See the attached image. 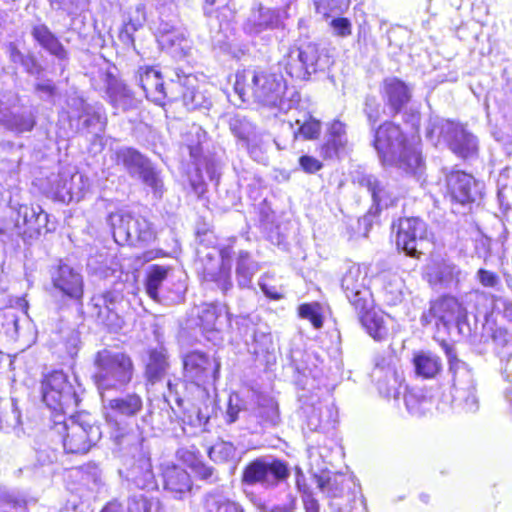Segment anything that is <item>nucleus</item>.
Instances as JSON below:
<instances>
[{"label":"nucleus","instance_id":"7","mask_svg":"<svg viewBox=\"0 0 512 512\" xmlns=\"http://www.w3.org/2000/svg\"><path fill=\"white\" fill-rule=\"evenodd\" d=\"M328 59L317 44L308 43L290 48L280 65L292 78L308 80L318 70L324 69Z\"/></svg>","mask_w":512,"mask_h":512},{"label":"nucleus","instance_id":"20","mask_svg":"<svg viewBox=\"0 0 512 512\" xmlns=\"http://www.w3.org/2000/svg\"><path fill=\"white\" fill-rule=\"evenodd\" d=\"M137 81L142 88L148 100L163 105L164 100H177L178 94L174 93V88L170 84L169 91L164 87V82L160 71L154 67H140L137 72Z\"/></svg>","mask_w":512,"mask_h":512},{"label":"nucleus","instance_id":"41","mask_svg":"<svg viewBox=\"0 0 512 512\" xmlns=\"http://www.w3.org/2000/svg\"><path fill=\"white\" fill-rule=\"evenodd\" d=\"M172 269L168 266L152 265L149 267L146 279V292L155 301L159 300V289L168 279Z\"/></svg>","mask_w":512,"mask_h":512},{"label":"nucleus","instance_id":"9","mask_svg":"<svg viewBox=\"0 0 512 512\" xmlns=\"http://www.w3.org/2000/svg\"><path fill=\"white\" fill-rule=\"evenodd\" d=\"M290 475L287 463L274 457H259L243 469L241 482L245 486L256 484L265 488L276 486Z\"/></svg>","mask_w":512,"mask_h":512},{"label":"nucleus","instance_id":"23","mask_svg":"<svg viewBox=\"0 0 512 512\" xmlns=\"http://www.w3.org/2000/svg\"><path fill=\"white\" fill-rule=\"evenodd\" d=\"M464 278L465 273L450 260L435 261L426 269V279L436 289L456 288Z\"/></svg>","mask_w":512,"mask_h":512},{"label":"nucleus","instance_id":"61","mask_svg":"<svg viewBox=\"0 0 512 512\" xmlns=\"http://www.w3.org/2000/svg\"><path fill=\"white\" fill-rule=\"evenodd\" d=\"M496 308L501 311L509 321H512V298L498 296L494 298Z\"/></svg>","mask_w":512,"mask_h":512},{"label":"nucleus","instance_id":"46","mask_svg":"<svg viewBox=\"0 0 512 512\" xmlns=\"http://www.w3.org/2000/svg\"><path fill=\"white\" fill-rule=\"evenodd\" d=\"M331 509L334 512H368L366 500L361 494L360 487L353 490L345 502L334 501L331 503Z\"/></svg>","mask_w":512,"mask_h":512},{"label":"nucleus","instance_id":"62","mask_svg":"<svg viewBox=\"0 0 512 512\" xmlns=\"http://www.w3.org/2000/svg\"><path fill=\"white\" fill-rule=\"evenodd\" d=\"M477 277L479 282L485 287H495L499 283L497 274L485 269H479Z\"/></svg>","mask_w":512,"mask_h":512},{"label":"nucleus","instance_id":"22","mask_svg":"<svg viewBox=\"0 0 512 512\" xmlns=\"http://www.w3.org/2000/svg\"><path fill=\"white\" fill-rule=\"evenodd\" d=\"M282 27L279 11L262 4L252 7L245 19L242 29L252 37Z\"/></svg>","mask_w":512,"mask_h":512},{"label":"nucleus","instance_id":"19","mask_svg":"<svg viewBox=\"0 0 512 512\" xmlns=\"http://www.w3.org/2000/svg\"><path fill=\"white\" fill-rule=\"evenodd\" d=\"M17 233L24 240L34 239L43 233L52 231L49 226L48 214L40 206L20 205L15 218Z\"/></svg>","mask_w":512,"mask_h":512},{"label":"nucleus","instance_id":"52","mask_svg":"<svg viewBox=\"0 0 512 512\" xmlns=\"http://www.w3.org/2000/svg\"><path fill=\"white\" fill-rule=\"evenodd\" d=\"M145 20V6L139 3L135 7L130 8L127 19L124 22L129 24L132 30H138L143 26Z\"/></svg>","mask_w":512,"mask_h":512},{"label":"nucleus","instance_id":"50","mask_svg":"<svg viewBox=\"0 0 512 512\" xmlns=\"http://www.w3.org/2000/svg\"><path fill=\"white\" fill-rule=\"evenodd\" d=\"M81 180L82 175L78 173L71 175L69 180L67 179V177L63 179V186L61 190H59L61 197L65 199V197L68 196L69 200H72L74 198L79 199L81 197V189H76L74 186L76 183L81 182Z\"/></svg>","mask_w":512,"mask_h":512},{"label":"nucleus","instance_id":"11","mask_svg":"<svg viewBox=\"0 0 512 512\" xmlns=\"http://www.w3.org/2000/svg\"><path fill=\"white\" fill-rule=\"evenodd\" d=\"M450 372L453 375L452 398L456 406L466 412L478 410L479 401L476 395L475 381L468 365L449 356Z\"/></svg>","mask_w":512,"mask_h":512},{"label":"nucleus","instance_id":"17","mask_svg":"<svg viewBox=\"0 0 512 512\" xmlns=\"http://www.w3.org/2000/svg\"><path fill=\"white\" fill-rule=\"evenodd\" d=\"M41 390L43 401L54 410L69 406L75 398L73 387L62 371H53L45 376Z\"/></svg>","mask_w":512,"mask_h":512},{"label":"nucleus","instance_id":"26","mask_svg":"<svg viewBox=\"0 0 512 512\" xmlns=\"http://www.w3.org/2000/svg\"><path fill=\"white\" fill-rule=\"evenodd\" d=\"M126 478L139 489L153 490L157 488L151 459L146 452L140 451L138 457L134 458L126 470Z\"/></svg>","mask_w":512,"mask_h":512},{"label":"nucleus","instance_id":"59","mask_svg":"<svg viewBox=\"0 0 512 512\" xmlns=\"http://www.w3.org/2000/svg\"><path fill=\"white\" fill-rule=\"evenodd\" d=\"M299 164L307 173H315L322 168V163L318 159L308 155L301 156Z\"/></svg>","mask_w":512,"mask_h":512},{"label":"nucleus","instance_id":"30","mask_svg":"<svg viewBox=\"0 0 512 512\" xmlns=\"http://www.w3.org/2000/svg\"><path fill=\"white\" fill-rule=\"evenodd\" d=\"M348 150L345 125L335 120L329 127L326 140L320 148V155L326 159L339 158Z\"/></svg>","mask_w":512,"mask_h":512},{"label":"nucleus","instance_id":"29","mask_svg":"<svg viewBox=\"0 0 512 512\" xmlns=\"http://www.w3.org/2000/svg\"><path fill=\"white\" fill-rule=\"evenodd\" d=\"M382 97L393 114L399 113L411 99V88L396 77L384 79Z\"/></svg>","mask_w":512,"mask_h":512},{"label":"nucleus","instance_id":"54","mask_svg":"<svg viewBox=\"0 0 512 512\" xmlns=\"http://www.w3.org/2000/svg\"><path fill=\"white\" fill-rule=\"evenodd\" d=\"M330 26L335 35L339 37H347L352 33V24L348 18L337 17L332 19Z\"/></svg>","mask_w":512,"mask_h":512},{"label":"nucleus","instance_id":"63","mask_svg":"<svg viewBox=\"0 0 512 512\" xmlns=\"http://www.w3.org/2000/svg\"><path fill=\"white\" fill-rule=\"evenodd\" d=\"M108 329L116 331L122 327L123 320L120 318L116 310L111 312L108 316L99 320Z\"/></svg>","mask_w":512,"mask_h":512},{"label":"nucleus","instance_id":"4","mask_svg":"<svg viewBox=\"0 0 512 512\" xmlns=\"http://www.w3.org/2000/svg\"><path fill=\"white\" fill-rule=\"evenodd\" d=\"M58 432L63 434V447L67 453L84 454L95 445L102 436L100 427L91 422L88 415L71 417L60 426Z\"/></svg>","mask_w":512,"mask_h":512},{"label":"nucleus","instance_id":"1","mask_svg":"<svg viewBox=\"0 0 512 512\" xmlns=\"http://www.w3.org/2000/svg\"><path fill=\"white\" fill-rule=\"evenodd\" d=\"M373 145L383 165L395 167L418 178L424 173L421 151L406 142L398 125L392 122L380 125L375 131Z\"/></svg>","mask_w":512,"mask_h":512},{"label":"nucleus","instance_id":"58","mask_svg":"<svg viewBox=\"0 0 512 512\" xmlns=\"http://www.w3.org/2000/svg\"><path fill=\"white\" fill-rule=\"evenodd\" d=\"M190 133H193L196 135L197 137V143H190L187 145L188 149H189V152H190V156L194 159H197L200 155V143L202 142V140L205 138L206 136V133L205 131L200 127V126H197V125H193L191 127V131Z\"/></svg>","mask_w":512,"mask_h":512},{"label":"nucleus","instance_id":"5","mask_svg":"<svg viewBox=\"0 0 512 512\" xmlns=\"http://www.w3.org/2000/svg\"><path fill=\"white\" fill-rule=\"evenodd\" d=\"M108 222L113 230L115 242L120 245L149 243L156 237L152 224L141 215L119 211L111 213Z\"/></svg>","mask_w":512,"mask_h":512},{"label":"nucleus","instance_id":"34","mask_svg":"<svg viewBox=\"0 0 512 512\" xmlns=\"http://www.w3.org/2000/svg\"><path fill=\"white\" fill-rule=\"evenodd\" d=\"M169 367L167 352L163 347L151 349L146 364L145 375L151 384L160 381Z\"/></svg>","mask_w":512,"mask_h":512},{"label":"nucleus","instance_id":"31","mask_svg":"<svg viewBox=\"0 0 512 512\" xmlns=\"http://www.w3.org/2000/svg\"><path fill=\"white\" fill-rule=\"evenodd\" d=\"M53 284L70 298L80 299L83 296L82 275L66 264L59 266L57 273L53 276Z\"/></svg>","mask_w":512,"mask_h":512},{"label":"nucleus","instance_id":"45","mask_svg":"<svg viewBox=\"0 0 512 512\" xmlns=\"http://www.w3.org/2000/svg\"><path fill=\"white\" fill-rule=\"evenodd\" d=\"M297 128L294 130V137H302L305 140L318 138L321 131V123L311 115L304 113L295 120Z\"/></svg>","mask_w":512,"mask_h":512},{"label":"nucleus","instance_id":"40","mask_svg":"<svg viewBox=\"0 0 512 512\" xmlns=\"http://www.w3.org/2000/svg\"><path fill=\"white\" fill-rule=\"evenodd\" d=\"M358 313L363 327L374 340L381 341L386 338L388 330L382 316L378 315L373 308L358 311Z\"/></svg>","mask_w":512,"mask_h":512},{"label":"nucleus","instance_id":"3","mask_svg":"<svg viewBox=\"0 0 512 512\" xmlns=\"http://www.w3.org/2000/svg\"><path fill=\"white\" fill-rule=\"evenodd\" d=\"M281 75L266 70H243L237 72L234 91L242 102L254 100L264 106L276 107L285 92Z\"/></svg>","mask_w":512,"mask_h":512},{"label":"nucleus","instance_id":"32","mask_svg":"<svg viewBox=\"0 0 512 512\" xmlns=\"http://www.w3.org/2000/svg\"><path fill=\"white\" fill-rule=\"evenodd\" d=\"M357 181L360 186L365 187L371 193L373 202L378 208H387L393 204V198L386 185L375 176L361 175Z\"/></svg>","mask_w":512,"mask_h":512},{"label":"nucleus","instance_id":"42","mask_svg":"<svg viewBox=\"0 0 512 512\" xmlns=\"http://www.w3.org/2000/svg\"><path fill=\"white\" fill-rule=\"evenodd\" d=\"M224 307L209 303L201 306L198 312L199 325L204 331L219 330L220 319L223 316Z\"/></svg>","mask_w":512,"mask_h":512},{"label":"nucleus","instance_id":"25","mask_svg":"<svg viewBox=\"0 0 512 512\" xmlns=\"http://www.w3.org/2000/svg\"><path fill=\"white\" fill-rule=\"evenodd\" d=\"M100 397L108 421L134 417L143 406L142 398L136 393H129L116 398H110L108 394Z\"/></svg>","mask_w":512,"mask_h":512},{"label":"nucleus","instance_id":"48","mask_svg":"<svg viewBox=\"0 0 512 512\" xmlns=\"http://www.w3.org/2000/svg\"><path fill=\"white\" fill-rule=\"evenodd\" d=\"M158 509L159 501L138 494L128 499L126 512H158Z\"/></svg>","mask_w":512,"mask_h":512},{"label":"nucleus","instance_id":"53","mask_svg":"<svg viewBox=\"0 0 512 512\" xmlns=\"http://www.w3.org/2000/svg\"><path fill=\"white\" fill-rule=\"evenodd\" d=\"M299 316L309 320L316 329L321 328L323 325L322 317L318 313L316 305L302 304L299 307Z\"/></svg>","mask_w":512,"mask_h":512},{"label":"nucleus","instance_id":"2","mask_svg":"<svg viewBox=\"0 0 512 512\" xmlns=\"http://www.w3.org/2000/svg\"><path fill=\"white\" fill-rule=\"evenodd\" d=\"M133 375L134 363L127 353L105 348L95 354L92 379L100 396L122 391Z\"/></svg>","mask_w":512,"mask_h":512},{"label":"nucleus","instance_id":"13","mask_svg":"<svg viewBox=\"0 0 512 512\" xmlns=\"http://www.w3.org/2000/svg\"><path fill=\"white\" fill-rule=\"evenodd\" d=\"M231 247L220 250L219 256L208 253L203 261L202 275L205 283H213L226 294L233 287L231 277Z\"/></svg>","mask_w":512,"mask_h":512},{"label":"nucleus","instance_id":"43","mask_svg":"<svg viewBox=\"0 0 512 512\" xmlns=\"http://www.w3.org/2000/svg\"><path fill=\"white\" fill-rule=\"evenodd\" d=\"M258 269V264L251 259L250 254L246 251H240L236 266L238 285L242 288L249 287Z\"/></svg>","mask_w":512,"mask_h":512},{"label":"nucleus","instance_id":"14","mask_svg":"<svg viewBox=\"0 0 512 512\" xmlns=\"http://www.w3.org/2000/svg\"><path fill=\"white\" fill-rule=\"evenodd\" d=\"M183 366L185 377L200 386L218 379L221 364L201 351H192L183 357Z\"/></svg>","mask_w":512,"mask_h":512},{"label":"nucleus","instance_id":"27","mask_svg":"<svg viewBox=\"0 0 512 512\" xmlns=\"http://www.w3.org/2000/svg\"><path fill=\"white\" fill-rule=\"evenodd\" d=\"M161 468L165 490L174 498H184L192 488V481L187 471L172 462L163 463Z\"/></svg>","mask_w":512,"mask_h":512},{"label":"nucleus","instance_id":"36","mask_svg":"<svg viewBox=\"0 0 512 512\" xmlns=\"http://www.w3.org/2000/svg\"><path fill=\"white\" fill-rule=\"evenodd\" d=\"M0 123L16 134L31 131L35 121L31 114L19 113L9 109L0 108Z\"/></svg>","mask_w":512,"mask_h":512},{"label":"nucleus","instance_id":"49","mask_svg":"<svg viewBox=\"0 0 512 512\" xmlns=\"http://www.w3.org/2000/svg\"><path fill=\"white\" fill-rule=\"evenodd\" d=\"M257 509L261 512H294L296 509V497L289 493L281 504L255 503Z\"/></svg>","mask_w":512,"mask_h":512},{"label":"nucleus","instance_id":"56","mask_svg":"<svg viewBox=\"0 0 512 512\" xmlns=\"http://www.w3.org/2000/svg\"><path fill=\"white\" fill-rule=\"evenodd\" d=\"M364 111L371 124H375L379 120L380 104L375 97H366Z\"/></svg>","mask_w":512,"mask_h":512},{"label":"nucleus","instance_id":"28","mask_svg":"<svg viewBox=\"0 0 512 512\" xmlns=\"http://www.w3.org/2000/svg\"><path fill=\"white\" fill-rule=\"evenodd\" d=\"M229 128L232 134L238 139L241 146L251 155L261 146V134L245 116L240 114L231 116L229 119Z\"/></svg>","mask_w":512,"mask_h":512},{"label":"nucleus","instance_id":"55","mask_svg":"<svg viewBox=\"0 0 512 512\" xmlns=\"http://www.w3.org/2000/svg\"><path fill=\"white\" fill-rule=\"evenodd\" d=\"M241 409V400L238 395H230L225 413L226 422L229 424L235 422Z\"/></svg>","mask_w":512,"mask_h":512},{"label":"nucleus","instance_id":"38","mask_svg":"<svg viewBox=\"0 0 512 512\" xmlns=\"http://www.w3.org/2000/svg\"><path fill=\"white\" fill-rule=\"evenodd\" d=\"M415 372L423 378H433L442 369L441 359L431 352H420L413 359Z\"/></svg>","mask_w":512,"mask_h":512},{"label":"nucleus","instance_id":"64","mask_svg":"<svg viewBox=\"0 0 512 512\" xmlns=\"http://www.w3.org/2000/svg\"><path fill=\"white\" fill-rule=\"evenodd\" d=\"M22 66L30 75H39L41 72V66L38 64L36 58L30 54L25 56Z\"/></svg>","mask_w":512,"mask_h":512},{"label":"nucleus","instance_id":"12","mask_svg":"<svg viewBox=\"0 0 512 512\" xmlns=\"http://www.w3.org/2000/svg\"><path fill=\"white\" fill-rule=\"evenodd\" d=\"M379 393L386 398L398 399L404 387L403 373L398 366V359L392 355L377 357L371 372Z\"/></svg>","mask_w":512,"mask_h":512},{"label":"nucleus","instance_id":"51","mask_svg":"<svg viewBox=\"0 0 512 512\" xmlns=\"http://www.w3.org/2000/svg\"><path fill=\"white\" fill-rule=\"evenodd\" d=\"M258 415L265 422L276 425L279 421L278 405L272 399L266 400L259 408Z\"/></svg>","mask_w":512,"mask_h":512},{"label":"nucleus","instance_id":"35","mask_svg":"<svg viewBox=\"0 0 512 512\" xmlns=\"http://www.w3.org/2000/svg\"><path fill=\"white\" fill-rule=\"evenodd\" d=\"M32 35L35 40L50 54L60 60L67 58V52L63 45L46 25L40 24L35 26L32 30Z\"/></svg>","mask_w":512,"mask_h":512},{"label":"nucleus","instance_id":"39","mask_svg":"<svg viewBox=\"0 0 512 512\" xmlns=\"http://www.w3.org/2000/svg\"><path fill=\"white\" fill-rule=\"evenodd\" d=\"M78 119L82 120V129L94 135L102 133L107 123L103 108L99 105L87 107L85 114H79Z\"/></svg>","mask_w":512,"mask_h":512},{"label":"nucleus","instance_id":"60","mask_svg":"<svg viewBox=\"0 0 512 512\" xmlns=\"http://www.w3.org/2000/svg\"><path fill=\"white\" fill-rule=\"evenodd\" d=\"M193 469L198 477L207 481H215L217 478L214 475V469L202 462L191 463Z\"/></svg>","mask_w":512,"mask_h":512},{"label":"nucleus","instance_id":"18","mask_svg":"<svg viewBox=\"0 0 512 512\" xmlns=\"http://www.w3.org/2000/svg\"><path fill=\"white\" fill-rule=\"evenodd\" d=\"M446 189L452 202L466 205L481 197L482 184L468 173L451 171L446 175Z\"/></svg>","mask_w":512,"mask_h":512},{"label":"nucleus","instance_id":"8","mask_svg":"<svg viewBox=\"0 0 512 512\" xmlns=\"http://www.w3.org/2000/svg\"><path fill=\"white\" fill-rule=\"evenodd\" d=\"M115 161L130 177L141 180L153 190L156 196H162L163 182L158 171L145 155L135 148L122 147L115 151Z\"/></svg>","mask_w":512,"mask_h":512},{"label":"nucleus","instance_id":"6","mask_svg":"<svg viewBox=\"0 0 512 512\" xmlns=\"http://www.w3.org/2000/svg\"><path fill=\"white\" fill-rule=\"evenodd\" d=\"M427 137L430 140L441 139L449 148L462 158L472 157L477 152L476 137L468 132L462 125L449 120L434 119L427 128Z\"/></svg>","mask_w":512,"mask_h":512},{"label":"nucleus","instance_id":"10","mask_svg":"<svg viewBox=\"0 0 512 512\" xmlns=\"http://www.w3.org/2000/svg\"><path fill=\"white\" fill-rule=\"evenodd\" d=\"M428 317L436 319V324H442L447 331L456 329L463 336L471 333L467 310L453 296H444L431 302L429 313L422 316V321L429 323L431 320Z\"/></svg>","mask_w":512,"mask_h":512},{"label":"nucleus","instance_id":"24","mask_svg":"<svg viewBox=\"0 0 512 512\" xmlns=\"http://www.w3.org/2000/svg\"><path fill=\"white\" fill-rule=\"evenodd\" d=\"M314 479L317 488L331 499L330 504L341 501L343 497L347 499L353 490L358 489L353 478L339 473H322L315 475Z\"/></svg>","mask_w":512,"mask_h":512},{"label":"nucleus","instance_id":"47","mask_svg":"<svg viewBox=\"0 0 512 512\" xmlns=\"http://www.w3.org/2000/svg\"><path fill=\"white\" fill-rule=\"evenodd\" d=\"M209 458L215 463H226L234 460L236 448L227 441H218L208 449Z\"/></svg>","mask_w":512,"mask_h":512},{"label":"nucleus","instance_id":"57","mask_svg":"<svg viewBox=\"0 0 512 512\" xmlns=\"http://www.w3.org/2000/svg\"><path fill=\"white\" fill-rule=\"evenodd\" d=\"M68 107L70 109V117L78 118L79 114H85L87 107H91V104L85 102V100L78 96H73L68 99Z\"/></svg>","mask_w":512,"mask_h":512},{"label":"nucleus","instance_id":"16","mask_svg":"<svg viewBox=\"0 0 512 512\" xmlns=\"http://www.w3.org/2000/svg\"><path fill=\"white\" fill-rule=\"evenodd\" d=\"M365 273L360 266H351L342 277L341 287L350 304L357 311H367L374 306L372 293L365 285Z\"/></svg>","mask_w":512,"mask_h":512},{"label":"nucleus","instance_id":"37","mask_svg":"<svg viewBox=\"0 0 512 512\" xmlns=\"http://www.w3.org/2000/svg\"><path fill=\"white\" fill-rule=\"evenodd\" d=\"M204 512H245L238 503L219 491H212L205 495L203 502Z\"/></svg>","mask_w":512,"mask_h":512},{"label":"nucleus","instance_id":"15","mask_svg":"<svg viewBox=\"0 0 512 512\" xmlns=\"http://www.w3.org/2000/svg\"><path fill=\"white\" fill-rule=\"evenodd\" d=\"M427 235V226L419 218L400 219L396 235V245L407 256L419 257Z\"/></svg>","mask_w":512,"mask_h":512},{"label":"nucleus","instance_id":"21","mask_svg":"<svg viewBox=\"0 0 512 512\" xmlns=\"http://www.w3.org/2000/svg\"><path fill=\"white\" fill-rule=\"evenodd\" d=\"M175 76L176 79H171V85L174 93L179 95L178 98H182L187 109L209 108L211 101L199 91V83L195 75L176 71Z\"/></svg>","mask_w":512,"mask_h":512},{"label":"nucleus","instance_id":"44","mask_svg":"<svg viewBox=\"0 0 512 512\" xmlns=\"http://www.w3.org/2000/svg\"><path fill=\"white\" fill-rule=\"evenodd\" d=\"M121 299L119 293L115 291H107L105 293L95 295L91 299L93 306V314L98 320L108 316L116 309V304Z\"/></svg>","mask_w":512,"mask_h":512},{"label":"nucleus","instance_id":"33","mask_svg":"<svg viewBox=\"0 0 512 512\" xmlns=\"http://www.w3.org/2000/svg\"><path fill=\"white\" fill-rule=\"evenodd\" d=\"M378 280L382 284L383 294L388 304L396 305L401 302L404 282L396 272L383 271L378 275Z\"/></svg>","mask_w":512,"mask_h":512}]
</instances>
